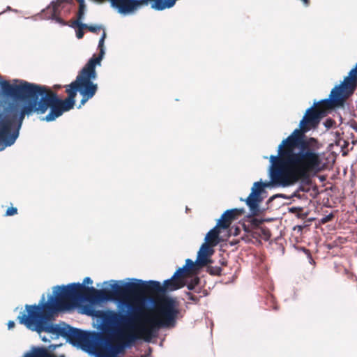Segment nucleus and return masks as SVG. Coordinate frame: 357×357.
Returning a JSON list of instances; mask_svg holds the SVG:
<instances>
[{
  "mask_svg": "<svg viewBox=\"0 0 357 357\" xmlns=\"http://www.w3.org/2000/svg\"><path fill=\"white\" fill-rule=\"evenodd\" d=\"M0 86L3 97L13 100L0 104V151L15 143L25 116L43 114L50 108L43 120L53 121L74 107L79 92L75 80L64 86L68 94L64 100L47 86L24 80L13 79V83L1 80Z\"/></svg>",
  "mask_w": 357,
  "mask_h": 357,
  "instance_id": "nucleus-1",
  "label": "nucleus"
},
{
  "mask_svg": "<svg viewBox=\"0 0 357 357\" xmlns=\"http://www.w3.org/2000/svg\"><path fill=\"white\" fill-rule=\"evenodd\" d=\"M308 130L301 127L295 129L278 146V155L270 156L269 176L273 185H293L319 169L321 159L317 152V141L305 136Z\"/></svg>",
  "mask_w": 357,
  "mask_h": 357,
  "instance_id": "nucleus-2",
  "label": "nucleus"
},
{
  "mask_svg": "<svg viewBox=\"0 0 357 357\" xmlns=\"http://www.w3.org/2000/svg\"><path fill=\"white\" fill-rule=\"evenodd\" d=\"M133 281L119 284L118 281L111 285V290L103 289H96L89 287L81 283H72L73 287L82 301L91 303L115 300L121 306L127 307L128 314H121L111 312L110 321L114 324H126L137 320L143 312L144 306V296L146 294H158L161 290V284L158 281L133 279Z\"/></svg>",
  "mask_w": 357,
  "mask_h": 357,
  "instance_id": "nucleus-3",
  "label": "nucleus"
},
{
  "mask_svg": "<svg viewBox=\"0 0 357 357\" xmlns=\"http://www.w3.org/2000/svg\"><path fill=\"white\" fill-rule=\"evenodd\" d=\"M55 289L54 297L51 296L47 302H45L43 296L38 305H26L27 314L22 313L17 319L29 329L38 333L44 331L68 340L72 327L66 324H53L51 321L54 313L72 310L77 307L82 300L71 284L57 286Z\"/></svg>",
  "mask_w": 357,
  "mask_h": 357,
  "instance_id": "nucleus-4",
  "label": "nucleus"
},
{
  "mask_svg": "<svg viewBox=\"0 0 357 357\" xmlns=\"http://www.w3.org/2000/svg\"><path fill=\"white\" fill-rule=\"evenodd\" d=\"M179 304L175 298L162 296L155 303L153 312L143 316V312L130 324L137 322L135 328L130 326L116 331L115 336L119 342H121L126 347H131L137 340H144L150 342L156 337L160 328H174L180 314ZM127 326L130 323L118 324Z\"/></svg>",
  "mask_w": 357,
  "mask_h": 357,
  "instance_id": "nucleus-5",
  "label": "nucleus"
},
{
  "mask_svg": "<svg viewBox=\"0 0 357 357\" xmlns=\"http://www.w3.org/2000/svg\"><path fill=\"white\" fill-rule=\"evenodd\" d=\"M357 87V64L351 69L344 81L335 86L331 91L328 98L314 102L313 106L307 109L300 127L303 130H310L319 123L321 119L326 115L327 111L337 107L342 106L345 100L354 93Z\"/></svg>",
  "mask_w": 357,
  "mask_h": 357,
  "instance_id": "nucleus-6",
  "label": "nucleus"
},
{
  "mask_svg": "<svg viewBox=\"0 0 357 357\" xmlns=\"http://www.w3.org/2000/svg\"><path fill=\"white\" fill-rule=\"evenodd\" d=\"M85 7L84 0H54L39 15L41 20L56 22H81Z\"/></svg>",
  "mask_w": 357,
  "mask_h": 357,
  "instance_id": "nucleus-7",
  "label": "nucleus"
},
{
  "mask_svg": "<svg viewBox=\"0 0 357 357\" xmlns=\"http://www.w3.org/2000/svg\"><path fill=\"white\" fill-rule=\"evenodd\" d=\"M105 34L100 38L98 43V49L100 50L98 56L93 55L84 66L76 77L75 81L79 88V93L82 96L79 106L84 105L86 102L91 99L98 91V84L93 82L97 77L96 66L100 65L105 54L104 41Z\"/></svg>",
  "mask_w": 357,
  "mask_h": 357,
  "instance_id": "nucleus-8",
  "label": "nucleus"
},
{
  "mask_svg": "<svg viewBox=\"0 0 357 357\" xmlns=\"http://www.w3.org/2000/svg\"><path fill=\"white\" fill-rule=\"evenodd\" d=\"M197 266H199L197 264V261L194 262L190 259H186L184 266L179 268L170 279L164 281L163 285H161L160 294L183 287L185 286V278L195 272Z\"/></svg>",
  "mask_w": 357,
  "mask_h": 357,
  "instance_id": "nucleus-9",
  "label": "nucleus"
},
{
  "mask_svg": "<svg viewBox=\"0 0 357 357\" xmlns=\"http://www.w3.org/2000/svg\"><path fill=\"white\" fill-rule=\"evenodd\" d=\"M267 186H268V183L262 182L254 183L251 193L245 200L251 213L254 215L259 211V204L262 202L261 194L264 191V188Z\"/></svg>",
  "mask_w": 357,
  "mask_h": 357,
  "instance_id": "nucleus-10",
  "label": "nucleus"
},
{
  "mask_svg": "<svg viewBox=\"0 0 357 357\" xmlns=\"http://www.w3.org/2000/svg\"><path fill=\"white\" fill-rule=\"evenodd\" d=\"M68 340L73 345L89 347L93 342V334L75 328H71Z\"/></svg>",
  "mask_w": 357,
  "mask_h": 357,
  "instance_id": "nucleus-11",
  "label": "nucleus"
},
{
  "mask_svg": "<svg viewBox=\"0 0 357 357\" xmlns=\"http://www.w3.org/2000/svg\"><path fill=\"white\" fill-rule=\"evenodd\" d=\"M243 208H232L227 210L218 220L217 225L222 229H228L232 222L244 213Z\"/></svg>",
  "mask_w": 357,
  "mask_h": 357,
  "instance_id": "nucleus-12",
  "label": "nucleus"
},
{
  "mask_svg": "<svg viewBox=\"0 0 357 357\" xmlns=\"http://www.w3.org/2000/svg\"><path fill=\"white\" fill-rule=\"evenodd\" d=\"M212 247L213 246L209 245L205 243L202 245L198 252L197 258V264L199 266V267L206 266L208 265V264L211 262L209 257L213 253Z\"/></svg>",
  "mask_w": 357,
  "mask_h": 357,
  "instance_id": "nucleus-13",
  "label": "nucleus"
},
{
  "mask_svg": "<svg viewBox=\"0 0 357 357\" xmlns=\"http://www.w3.org/2000/svg\"><path fill=\"white\" fill-rule=\"evenodd\" d=\"M222 229L217 225L212 229H211L206 234L205 238V243L213 247L217 245L220 242V233Z\"/></svg>",
  "mask_w": 357,
  "mask_h": 357,
  "instance_id": "nucleus-14",
  "label": "nucleus"
},
{
  "mask_svg": "<svg viewBox=\"0 0 357 357\" xmlns=\"http://www.w3.org/2000/svg\"><path fill=\"white\" fill-rule=\"evenodd\" d=\"M185 294L190 301L195 303H198L200 301V298L206 296L208 293L206 289H203L199 284L196 287V289H192L190 291L185 292Z\"/></svg>",
  "mask_w": 357,
  "mask_h": 357,
  "instance_id": "nucleus-15",
  "label": "nucleus"
},
{
  "mask_svg": "<svg viewBox=\"0 0 357 357\" xmlns=\"http://www.w3.org/2000/svg\"><path fill=\"white\" fill-rule=\"evenodd\" d=\"M251 235L253 238H260L265 241H267L271 238V233L268 227L262 226L261 227L256 228L255 230H252Z\"/></svg>",
  "mask_w": 357,
  "mask_h": 357,
  "instance_id": "nucleus-16",
  "label": "nucleus"
},
{
  "mask_svg": "<svg viewBox=\"0 0 357 357\" xmlns=\"http://www.w3.org/2000/svg\"><path fill=\"white\" fill-rule=\"evenodd\" d=\"M177 0H153L151 8L156 10H163L173 7Z\"/></svg>",
  "mask_w": 357,
  "mask_h": 357,
  "instance_id": "nucleus-17",
  "label": "nucleus"
},
{
  "mask_svg": "<svg viewBox=\"0 0 357 357\" xmlns=\"http://www.w3.org/2000/svg\"><path fill=\"white\" fill-rule=\"evenodd\" d=\"M125 348L126 347L121 342L118 341V343L112 347L111 354H105L103 357H114L116 354L123 352Z\"/></svg>",
  "mask_w": 357,
  "mask_h": 357,
  "instance_id": "nucleus-18",
  "label": "nucleus"
},
{
  "mask_svg": "<svg viewBox=\"0 0 357 357\" xmlns=\"http://www.w3.org/2000/svg\"><path fill=\"white\" fill-rule=\"evenodd\" d=\"M72 27L76 29V36L78 39H81L83 38L84 31V30L86 27V24H68Z\"/></svg>",
  "mask_w": 357,
  "mask_h": 357,
  "instance_id": "nucleus-19",
  "label": "nucleus"
},
{
  "mask_svg": "<svg viewBox=\"0 0 357 357\" xmlns=\"http://www.w3.org/2000/svg\"><path fill=\"white\" fill-rule=\"evenodd\" d=\"M199 284L200 278L197 276H195L193 278H192L190 281H189L188 282H185V286H186L190 291L196 289V287L198 286Z\"/></svg>",
  "mask_w": 357,
  "mask_h": 357,
  "instance_id": "nucleus-20",
  "label": "nucleus"
},
{
  "mask_svg": "<svg viewBox=\"0 0 357 357\" xmlns=\"http://www.w3.org/2000/svg\"><path fill=\"white\" fill-rule=\"evenodd\" d=\"M265 220L264 219H259V218H252L249 222H250V225L252 227V230H255L256 229V228L257 227H262V224L264 223Z\"/></svg>",
  "mask_w": 357,
  "mask_h": 357,
  "instance_id": "nucleus-21",
  "label": "nucleus"
},
{
  "mask_svg": "<svg viewBox=\"0 0 357 357\" xmlns=\"http://www.w3.org/2000/svg\"><path fill=\"white\" fill-rule=\"evenodd\" d=\"M206 271L211 275H220L222 268L219 266H207Z\"/></svg>",
  "mask_w": 357,
  "mask_h": 357,
  "instance_id": "nucleus-22",
  "label": "nucleus"
},
{
  "mask_svg": "<svg viewBox=\"0 0 357 357\" xmlns=\"http://www.w3.org/2000/svg\"><path fill=\"white\" fill-rule=\"evenodd\" d=\"M86 29H87L89 31L93 32V33H98L99 31H102V36H103L104 33L106 35L104 29L100 25H96H96H90V26L86 25ZM102 37V36H101V38Z\"/></svg>",
  "mask_w": 357,
  "mask_h": 357,
  "instance_id": "nucleus-23",
  "label": "nucleus"
},
{
  "mask_svg": "<svg viewBox=\"0 0 357 357\" xmlns=\"http://www.w3.org/2000/svg\"><path fill=\"white\" fill-rule=\"evenodd\" d=\"M17 214V208L16 207H9L6 211V216H13Z\"/></svg>",
  "mask_w": 357,
  "mask_h": 357,
  "instance_id": "nucleus-24",
  "label": "nucleus"
},
{
  "mask_svg": "<svg viewBox=\"0 0 357 357\" xmlns=\"http://www.w3.org/2000/svg\"><path fill=\"white\" fill-rule=\"evenodd\" d=\"M333 218V215L332 214H330L327 216H326L324 218H323L322 220V222H328L330 220H331Z\"/></svg>",
  "mask_w": 357,
  "mask_h": 357,
  "instance_id": "nucleus-25",
  "label": "nucleus"
},
{
  "mask_svg": "<svg viewBox=\"0 0 357 357\" xmlns=\"http://www.w3.org/2000/svg\"><path fill=\"white\" fill-rule=\"evenodd\" d=\"M93 283V281L92 280L89 278V277H86L84 279V281H83V283L82 284H83L84 286H85L84 284H92Z\"/></svg>",
  "mask_w": 357,
  "mask_h": 357,
  "instance_id": "nucleus-26",
  "label": "nucleus"
},
{
  "mask_svg": "<svg viewBox=\"0 0 357 357\" xmlns=\"http://www.w3.org/2000/svg\"><path fill=\"white\" fill-rule=\"evenodd\" d=\"M15 324L14 321H9L8 322V329H12V328H13L15 327Z\"/></svg>",
  "mask_w": 357,
  "mask_h": 357,
  "instance_id": "nucleus-27",
  "label": "nucleus"
},
{
  "mask_svg": "<svg viewBox=\"0 0 357 357\" xmlns=\"http://www.w3.org/2000/svg\"><path fill=\"white\" fill-rule=\"evenodd\" d=\"M268 299H270V301L273 303V310H277L278 309V306L277 304H275L273 298L272 296H270Z\"/></svg>",
  "mask_w": 357,
  "mask_h": 357,
  "instance_id": "nucleus-28",
  "label": "nucleus"
},
{
  "mask_svg": "<svg viewBox=\"0 0 357 357\" xmlns=\"http://www.w3.org/2000/svg\"><path fill=\"white\" fill-rule=\"evenodd\" d=\"M61 88V85H58V84H55L53 86V89H55V90L59 89Z\"/></svg>",
  "mask_w": 357,
  "mask_h": 357,
  "instance_id": "nucleus-29",
  "label": "nucleus"
},
{
  "mask_svg": "<svg viewBox=\"0 0 357 357\" xmlns=\"http://www.w3.org/2000/svg\"><path fill=\"white\" fill-rule=\"evenodd\" d=\"M5 13H6V12H3V13H0V15H4V14H5Z\"/></svg>",
  "mask_w": 357,
  "mask_h": 357,
  "instance_id": "nucleus-30",
  "label": "nucleus"
}]
</instances>
